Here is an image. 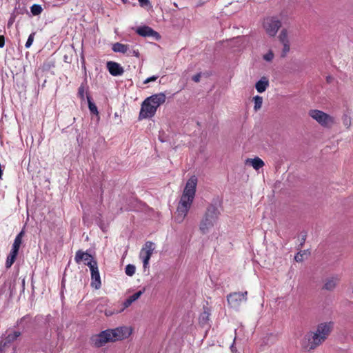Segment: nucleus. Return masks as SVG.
Listing matches in <instances>:
<instances>
[{"label": "nucleus", "instance_id": "nucleus-35", "mask_svg": "<svg viewBox=\"0 0 353 353\" xmlns=\"http://www.w3.org/2000/svg\"><path fill=\"white\" fill-rule=\"evenodd\" d=\"M102 332H105V333H107V335L105 336V337L106 338V341L108 342H114L113 341V339L112 337V334L110 333L111 331L110 330H106L105 331H103Z\"/></svg>", "mask_w": 353, "mask_h": 353}, {"label": "nucleus", "instance_id": "nucleus-39", "mask_svg": "<svg viewBox=\"0 0 353 353\" xmlns=\"http://www.w3.org/2000/svg\"><path fill=\"white\" fill-rule=\"evenodd\" d=\"M200 78H201V74H197L192 77V80L195 82H199L200 81Z\"/></svg>", "mask_w": 353, "mask_h": 353}, {"label": "nucleus", "instance_id": "nucleus-9", "mask_svg": "<svg viewBox=\"0 0 353 353\" xmlns=\"http://www.w3.org/2000/svg\"><path fill=\"white\" fill-rule=\"evenodd\" d=\"M113 341L123 340L128 338L132 333V328L128 326H121L110 330Z\"/></svg>", "mask_w": 353, "mask_h": 353}, {"label": "nucleus", "instance_id": "nucleus-21", "mask_svg": "<svg viewBox=\"0 0 353 353\" xmlns=\"http://www.w3.org/2000/svg\"><path fill=\"white\" fill-rule=\"evenodd\" d=\"M19 335H20V332H16V331L11 332L6 336L5 341L3 342V345L1 344V345L3 346V347L6 346L7 345V343H10L12 342L13 341H14L15 339H17V337L19 336Z\"/></svg>", "mask_w": 353, "mask_h": 353}, {"label": "nucleus", "instance_id": "nucleus-12", "mask_svg": "<svg viewBox=\"0 0 353 353\" xmlns=\"http://www.w3.org/2000/svg\"><path fill=\"white\" fill-rule=\"evenodd\" d=\"M137 33L142 37H152L156 39L159 38V34L148 26H141L137 28L136 30Z\"/></svg>", "mask_w": 353, "mask_h": 353}, {"label": "nucleus", "instance_id": "nucleus-5", "mask_svg": "<svg viewBox=\"0 0 353 353\" xmlns=\"http://www.w3.org/2000/svg\"><path fill=\"white\" fill-rule=\"evenodd\" d=\"M281 26V21L276 17H268L263 21V28L270 37H274Z\"/></svg>", "mask_w": 353, "mask_h": 353}, {"label": "nucleus", "instance_id": "nucleus-27", "mask_svg": "<svg viewBox=\"0 0 353 353\" xmlns=\"http://www.w3.org/2000/svg\"><path fill=\"white\" fill-rule=\"evenodd\" d=\"M307 255V250H303V251H301L299 252H298L295 256H294V260L296 261V262H301L304 260L305 259V256Z\"/></svg>", "mask_w": 353, "mask_h": 353}, {"label": "nucleus", "instance_id": "nucleus-37", "mask_svg": "<svg viewBox=\"0 0 353 353\" xmlns=\"http://www.w3.org/2000/svg\"><path fill=\"white\" fill-rule=\"evenodd\" d=\"M157 78H158V76H152V77H149V78H147V79L143 81V83H144L145 84H146V83H150V82H151V81H156V80L157 79Z\"/></svg>", "mask_w": 353, "mask_h": 353}, {"label": "nucleus", "instance_id": "nucleus-28", "mask_svg": "<svg viewBox=\"0 0 353 353\" xmlns=\"http://www.w3.org/2000/svg\"><path fill=\"white\" fill-rule=\"evenodd\" d=\"M30 10L33 15H39L41 13L43 9L40 5L34 4L31 6Z\"/></svg>", "mask_w": 353, "mask_h": 353}, {"label": "nucleus", "instance_id": "nucleus-17", "mask_svg": "<svg viewBox=\"0 0 353 353\" xmlns=\"http://www.w3.org/2000/svg\"><path fill=\"white\" fill-rule=\"evenodd\" d=\"M246 165H250L253 167L256 170H259L264 165V162L259 157H255L254 159H247L245 161Z\"/></svg>", "mask_w": 353, "mask_h": 353}, {"label": "nucleus", "instance_id": "nucleus-33", "mask_svg": "<svg viewBox=\"0 0 353 353\" xmlns=\"http://www.w3.org/2000/svg\"><path fill=\"white\" fill-rule=\"evenodd\" d=\"M124 308L121 309L120 311H117V310H105V315L106 316H112L113 314H117L119 312H121L122 311H123Z\"/></svg>", "mask_w": 353, "mask_h": 353}, {"label": "nucleus", "instance_id": "nucleus-4", "mask_svg": "<svg viewBox=\"0 0 353 353\" xmlns=\"http://www.w3.org/2000/svg\"><path fill=\"white\" fill-rule=\"evenodd\" d=\"M309 116L324 128H330L335 123L334 117L319 110H310Z\"/></svg>", "mask_w": 353, "mask_h": 353}, {"label": "nucleus", "instance_id": "nucleus-22", "mask_svg": "<svg viewBox=\"0 0 353 353\" xmlns=\"http://www.w3.org/2000/svg\"><path fill=\"white\" fill-rule=\"evenodd\" d=\"M22 236H23V232H21L15 238L12 247V250L19 252L20 245L22 242Z\"/></svg>", "mask_w": 353, "mask_h": 353}, {"label": "nucleus", "instance_id": "nucleus-11", "mask_svg": "<svg viewBox=\"0 0 353 353\" xmlns=\"http://www.w3.org/2000/svg\"><path fill=\"white\" fill-rule=\"evenodd\" d=\"M75 261L77 263H79L81 261H84L85 264L89 268H90V265H92V263H97L90 254L81 251H78L76 253Z\"/></svg>", "mask_w": 353, "mask_h": 353}, {"label": "nucleus", "instance_id": "nucleus-3", "mask_svg": "<svg viewBox=\"0 0 353 353\" xmlns=\"http://www.w3.org/2000/svg\"><path fill=\"white\" fill-rule=\"evenodd\" d=\"M218 210L214 206H210L202 219L199 229L203 234H207L213 232L218 228Z\"/></svg>", "mask_w": 353, "mask_h": 353}, {"label": "nucleus", "instance_id": "nucleus-42", "mask_svg": "<svg viewBox=\"0 0 353 353\" xmlns=\"http://www.w3.org/2000/svg\"><path fill=\"white\" fill-rule=\"evenodd\" d=\"M344 124H345V125H346V126H347V127H348V126H350V119H345V120L344 121Z\"/></svg>", "mask_w": 353, "mask_h": 353}, {"label": "nucleus", "instance_id": "nucleus-8", "mask_svg": "<svg viewBox=\"0 0 353 353\" xmlns=\"http://www.w3.org/2000/svg\"><path fill=\"white\" fill-rule=\"evenodd\" d=\"M154 248V244L152 242L148 241L144 244L140 252L139 256L143 261V268L145 269L147 268L148 266L149 261L150 259V257L153 253Z\"/></svg>", "mask_w": 353, "mask_h": 353}, {"label": "nucleus", "instance_id": "nucleus-10", "mask_svg": "<svg viewBox=\"0 0 353 353\" xmlns=\"http://www.w3.org/2000/svg\"><path fill=\"white\" fill-rule=\"evenodd\" d=\"M91 272V285L95 289H99L101 288V282L97 263H94L90 268Z\"/></svg>", "mask_w": 353, "mask_h": 353}, {"label": "nucleus", "instance_id": "nucleus-19", "mask_svg": "<svg viewBox=\"0 0 353 353\" xmlns=\"http://www.w3.org/2000/svg\"><path fill=\"white\" fill-rule=\"evenodd\" d=\"M105 335H107V333L101 332L98 335L93 336L92 341L94 344L97 347L103 346L105 343H108L105 339L106 338L105 337Z\"/></svg>", "mask_w": 353, "mask_h": 353}, {"label": "nucleus", "instance_id": "nucleus-15", "mask_svg": "<svg viewBox=\"0 0 353 353\" xmlns=\"http://www.w3.org/2000/svg\"><path fill=\"white\" fill-rule=\"evenodd\" d=\"M339 281V278L337 276L329 277L325 280L323 288L327 290H332L336 288Z\"/></svg>", "mask_w": 353, "mask_h": 353}, {"label": "nucleus", "instance_id": "nucleus-26", "mask_svg": "<svg viewBox=\"0 0 353 353\" xmlns=\"http://www.w3.org/2000/svg\"><path fill=\"white\" fill-rule=\"evenodd\" d=\"M279 41L282 43L290 42L289 39H288V32L286 30H281V32L279 36Z\"/></svg>", "mask_w": 353, "mask_h": 353}, {"label": "nucleus", "instance_id": "nucleus-20", "mask_svg": "<svg viewBox=\"0 0 353 353\" xmlns=\"http://www.w3.org/2000/svg\"><path fill=\"white\" fill-rule=\"evenodd\" d=\"M129 46L121 43H115L112 46V50L115 52L128 53Z\"/></svg>", "mask_w": 353, "mask_h": 353}, {"label": "nucleus", "instance_id": "nucleus-24", "mask_svg": "<svg viewBox=\"0 0 353 353\" xmlns=\"http://www.w3.org/2000/svg\"><path fill=\"white\" fill-rule=\"evenodd\" d=\"M254 101V109L255 111H258L259 109L261 108L262 103H263V98L260 96H255L253 98Z\"/></svg>", "mask_w": 353, "mask_h": 353}, {"label": "nucleus", "instance_id": "nucleus-30", "mask_svg": "<svg viewBox=\"0 0 353 353\" xmlns=\"http://www.w3.org/2000/svg\"><path fill=\"white\" fill-rule=\"evenodd\" d=\"M274 53L272 52V50H269L266 54H265L263 55V59L265 60L266 61H272V59H274Z\"/></svg>", "mask_w": 353, "mask_h": 353}, {"label": "nucleus", "instance_id": "nucleus-2", "mask_svg": "<svg viewBox=\"0 0 353 353\" xmlns=\"http://www.w3.org/2000/svg\"><path fill=\"white\" fill-rule=\"evenodd\" d=\"M332 327V322L319 324L315 331L308 332L303 336L301 341V347L305 351L314 350L327 339Z\"/></svg>", "mask_w": 353, "mask_h": 353}, {"label": "nucleus", "instance_id": "nucleus-13", "mask_svg": "<svg viewBox=\"0 0 353 353\" xmlns=\"http://www.w3.org/2000/svg\"><path fill=\"white\" fill-rule=\"evenodd\" d=\"M107 68L112 76H120L124 72L121 65L114 61H108L107 63Z\"/></svg>", "mask_w": 353, "mask_h": 353}, {"label": "nucleus", "instance_id": "nucleus-29", "mask_svg": "<svg viewBox=\"0 0 353 353\" xmlns=\"http://www.w3.org/2000/svg\"><path fill=\"white\" fill-rule=\"evenodd\" d=\"M136 270V268L134 265L128 264L125 267V272L128 276H132L134 274Z\"/></svg>", "mask_w": 353, "mask_h": 353}, {"label": "nucleus", "instance_id": "nucleus-41", "mask_svg": "<svg viewBox=\"0 0 353 353\" xmlns=\"http://www.w3.org/2000/svg\"><path fill=\"white\" fill-rule=\"evenodd\" d=\"M230 350H231L232 352H233V353L236 352V348L234 345V342H233V343L231 345Z\"/></svg>", "mask_w": 353, "mask_h": 353}, {"label": "nucleus", "instance_id": "nucleus-38", "mask_svg": "<svg viewBox=\"0 0 353 353\" xmlns=\"http://www.w3.org/2000/svg\"><path fill=\"white\" fill-rule=\"evenodd\" d=\"M141 7H146L150 5L149 0H138Z\"/></svg>", "mask_w": 353, "mask_h": 353}, {"label": "nucleus", "instance_id": "nucleus-45", "mask_svg": "<svg viewBox=\"0 0 353 353\" xmlns=\"http://www.w3.org/2000/svg\"><path fill=\"white\" fill-rule=\"evenodd\" d=\"M124 3L127 2V0H121Z\"/></svg>", "mask_w": 353, "mask_h": 353}, {"label": "nucleus", "instance_id": "nucleus-44", "mask_svg": "<svg viewBox=\"0 0 353 353\" xmlns=\"http://www.w3.org/2000/svg\"><path fill=\"white\" fill-rule=\"evenodd\" d=\"M332 77H327V81L328 83H330V82H331V81H332Z\"/></svg>", "mask_w": 353, "mask_h": 353}, {"label": "nucleus", "instance_id": "nucleus-14", "mask_svg": "<svg viewBox=\"0 0 353 353\" xmlns=\"http://www.w3.org/2000/svg\"><path fill=\"white\" fill-rule=\"evenodd\" d=\"M148 99L156 107V108H158V107L165 101L166 97L164 93L160 92L153 94L148 97Z\"/></svg>", "mask_w": 353, "mask_h": 353}, {"label": "nucleus", "instance_id": "nucleus-23", "mask_svg": "<svg viewBox=\"0 0 353 353\" xmlns=\"http://www.w3.org/2000/svg\"><path fill=\"white\" fill-rule=\"evenodd\" d=\"M17 254H18V252L11 250L9 255L7 257V260H6V265L7 268H10L12 266V265L14 263V262L16 259Z\"/></svg>", "mask_w": 353, "mask_h": 353}, {"label": "nucleus", "instance_id": "nucleus-34", "mask_svg": "<svg viewBox=\"0 0 353 353\" xmlns=\"http://www.w3.org/2000/svg\"><path fill=\"white\" fill-rule=\"evenodd\" d=\"M85 92H86V90H85V87L83 85H81L79 88V90H78V94H79V96L81 97V99H84Z\"/></svg>", "mask_w": 353, "mask_h": 353}, {"label": "nucleus", "instance_id": "nucleus-7", "mask_svg": "<svg viewBox=\"0 0 353 353\" xmlns=\"http://www.w3.org/2000/svg\"><path fill=\"white\" fill-rule=\"evenodd\" d=\"M157 110V108H156L150 100L148 98L145 99L141 104L139 116V119L152 117L155 114Z\"/></svg>", "mask_w": 353, "mask_h": 353}, {"label": "nucleus", "instance_id": "nucleus-43", "mask_svg": "<svg viewBox=\"0 0 353 353\" xmlns=\"http://www.w3.org/2000/svg\"><path fill=\"white\" fill-rule=\"evenodd\" d=\"M201 317L203 319H204V318L208 319V314L207 313H204V314H202Z\"/></svg>", "mask_w": 353, "mask_h": 353}, {"label": "nucleus", "instance_id": "nucleus-16", "mask_svg": "<svg viewBox=\"0 0 353 353\" xmlns=\"http://www.w3.org/2000/svg\"><path fill=\"white\" fill-rule=\"evenodd\" d=\"M269 86V81L267 77H263L259 80L255 85V88L258 92L262 93L266 90Z\"/></svg>", "mask_w": 353, "mask_h": 353}, {"label": "nucleus", "instance_id": "nucleus-18", "mask_svg": "<svg viewBox=\"0 0 353 353\" xmlns=\"http://www.w3.org/2000/svg\"><path fill=\"white\" fill-rule=\"evenodd\" d=\"M144 289L141 290H139L138 292H135L134 294H133L132 295L130 296L123 303V308H127L130 305H131V304L134 302L135 301H137L138 299L140 298V296L143 294L144 292Z\"/></svg>", "mask_w": 353, "mask_h": 353}, {"label": "nucleus", "instance_id": "nucleus-32", "mask_svg": "<svg viewBox=\"0 0 353 353\" xmlns=\"http://www.w3.org/2000/svg\"><path fill=\"white\" fill-rule=\"evenodd\" d=\"M283 48L282 51V57H285L290 51V42L282 43Z\"/></svg>", "mask_w": 353, "mask_h": 353}, {"label": "nucleus", "instance_id": "nucleus-25", "mask_svg": "<svg viewBox=\"0 0 353 353\" xmlns=\"http://www.w3.org/2000/svg\"><path fill=\"white\" fill-rule=\"evenodd\" d=\"M87 99H88V108H89L90 111L94 114H98L99 112H98L96 105L92 102L90 97L87 96Z\"/></svg>", "mask_w": 353, "mask_h": 353}, {"label": "nucleus", "instance_id": "nucleus-40", "mask_svg": "<svg viewBox=\"0 0 353 353\" xmlns=\"http://www.w3.org/2000/svg\"><path fill=\"white\" fill-rule=\"evenodd\" d=\"M5 45V39L3 36H0V48H3Z\"/></svg>", "mask_w": 353, "mask_h": 353}, {"label": "nucleus", "instance_id": "nucleus-31", "mask_svg": "<svg viewBox=\"0 0 353 353\" xmlns=\"http://www.w3.org/2000/svg\"><path fill=\"white\" fill-rule=\"evenodd\" d=\"M34 33H32L29 35L28 40L25 44L26 48H29L32 46L34 41Z\"/></svg>", "mask_w": 353, "mask_h": 353}, {"label": "nucleus", "instance_id": "nucleus-6", "mask_svg": "<svg viewBox=\"0 0 353 353\" xmlns=\"http://www.w3.org/2000/svg\"><path fill=\"white\" fill-rule=\"evenodd\" d=\"M247 292L230 294L227 297L228 304L231 307L238 309L242 303L247 301Z\"/></svg>", "mask_w": 353, "mask_h": 353}, {"label": "nucleus", "instance_id": "nucleus-36", "mask_svg": "<svg viewBox=\"0 0 353 353\" xmlns=\"http://www.w3.org/2000/svg\"><path fill=\"white\" fill-rule=\"evenodd\" d=\"M127 54H128V55H130V56H134L136 57H139V52L137 50H130L129 49L128 52Z\"/></svg>", "mask_w": 353, "mask_h": 353}, {"label": "nucleus", "instance_id": "nucleus-1", "mask_svg": "<svg viewBox=\"0 0 353 353\" xmlns=\"http://www.w3.org/2000/svg\"><path fill=\"white\" fill-rule=\"evenodd\" d=\"M197 181V177L192 176L186 183L174 216L175 221L179 223L183 221L190 209L195 196Z\"/></svg>", "mask_w": 353, "mask_h": 353}]
</instances>
